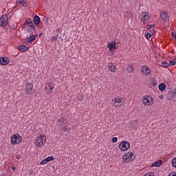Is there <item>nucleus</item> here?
<instances>
[{"mask_svg": "<svg viewBox=\"0 0 176 176\" xmlns=\"http://www.w3.org/2000/svg\"><path fill=\"white\" fill-rule=\"evenodd\" d=\"M47 163V160H46V158H45L44 160L41 162L40 164H46Z\"/></svg>", "mask_w": 176, "mask_h": 176, "instance_id": "nucleus-35", "label": "nucleus"}, {"mask_svg": "<svg viewBox=\"0 0 176 176\" xmlns=\"http://www.w3.org/2000/svg\"><path fill=\"white\" fill-rule=\"evenodd\" d=\"M162 164H163V161L157 160L151 165V167H160Z\"/></svg>", "mask_w": 176, "mask_h": 176, "instance_id": "nucleus-17", "label": "nucleus"}, {"mask_svg": "<svg viewBox=\"0 0 176 176\" xmlns=\"http://www.w3.org/2000/svg\"><path fill=\"white\" fill-rule=\"evenodd\" d=\"M126 71L129 73H131L133 72V71H134V69L133 68V66L131 65H129L126 68Z\"/></svg>", "mask_w": 176, "mask_h": 176, "instance_id": "nucleus-23", "label": "nucleus"}, {"mask_svg": "<svg viewBox=\"0 0 176 176\" xmlns=\"http://www.w3.org/2000/svg\"><path fill=\"white\" fill-rule=\"evenodd\" d=\"M29 27H31L32 30L36 31V28H35V25H34V22H30L29 24Z\"/></svg>", "mask_w": 176, "mask_h": 176, "instance_id": "nucleus-26", "label": "nucleus"}, {"mask_svg": "<svg viewBox=\"0 0 176 176\" xmlns=\"http://www.w3.org/2000/svg\"><path fill=\"white\" fill-rule=\"evenodd\" d=\"M35 39H36L35 35H32V36H30L29 37H28L26 38V41H27V42L30 43V42H34V41H35Z\"/></svg>", "mask_w": 176, "mask_h": 176, "instance_id": "nucleus-19", "label": "nucleus"}, {"mask_svg": "<svg viewBox=\"0 0 176 176\" xmlns=\"http://www.w3.org/2000/svg\"><path fill=\"white\" fill-rule=\"evenodd\" d=\"M85 98L84 96L82 95H78L77 96V101H79L80 102H82V101H83V99Z\"/></svg>", "mask_w": 176, "mask_h": 176, "instance_id": "nucleus-24", "label": "nucleus"}, {"mask_svg": "<svg viewBox=\"0 0 176 176\" xmlns=\"http://www.w3.org/2000/svg\"><path fill=\"white\" fill-rule=\"evenodd\" d=\"M147 176H155V174L153 173H148L146 174Z\"/></svg>", "mask_w": 176, "mask_h": 176, "instance_id": "nucleus-38", "label": "nucleus"}, {"mask_svg": "<svg viewBox=\"0 0 176 176\" xmlns=\"http://www.w3.org/2000/svg\"><path fill=\"white\" fill-rule=\"evenodd\" d=\"M64 120H65V118H64V117H62V118L58 119V122L60 123H64Z\"/></svg>", "mask_w": 176, "mask_h": 176, "instance_id": "nucleus-32", "label": "nucleus"}, {"mask_svg": "<svg viewBox=\"0 0 176 176\" xmlns=\"http://www.w3.org/2000/svg\"><path fill=\"white\" fill-rule=\"evenodd\" d=\"M16 159H17V160H20V159H21V155H16Z\"/></svg>", "mask_w": 176, "mask_h": 176, "instance_id": "nucleus-44", "label": "nucleus"}, {"mask_svg": "<svg viewBox=\"0 0 176 176\" xmlns=\"http://www.w3.org/2000/svg\"><path fill=\"white\" fill-rule=\"evenodd\" d=\"M25 91L26 94H32L34 93V85L32 83H28Z\"/></svg>", "mask_w": 176, "mask_h": 176, "instance_id": "nucleus-8", "label": "nucleus"}, {"mask_svg": "<svg viewBox=\"0 0 176 176\" xmlns=\"http://www.w3.org/2000/svg\"><path fill=\"white\" fill-rule=\"evenodd\" d=\"M166 84L161 83L159 85L158 89L160 91H164L166 90Z\"/></svg>", "mask_w": 176, "mask_h": 176, "instance_id": "nucleus-18", "label": "nucleus"}, {"mask_svg": "<svg viewBox=\"0 0 176 176\" xmlns=\"http://www.w3.org/2000/svg\"><path fill=\"white\" fill-rule=\"evenodd\" d=\"M160 17L163 20V21H165V23H167V21H168V15L167 14V12H162L160 14Z\"/></svg>", "mask_w": 176, "mask_h": 176, "instance_id": "nucleus-11", "label": "nucleus"}, {"mask_svg": "<svg viewBox=\"0 0 176 176\" xmlns=\"http://www.w3.org/2000/svg\"><path fill=\"white\" fill-rule=\"evenodd\" d=\"M109 50H110V52H113L116 50V43L113 42L111 43H109L107 45Z\"/></svg>", "mask_w": 176, "mask_h": 176, "instance_id": "nucleus-13", "label": "nucleus"}, {"mask_svg": "<svg viewBox=\"0 0 176 176\" xmlns=\"http://www.w3.org/2000/svg\"><path fill=\"white\" fill-rule=\"evenodd\" d=\"M149 33L151 34V35H155V34H156V30H151L149 32Z\"/></svg>", "mask_w": 176, "mask_h": 176, "instance_id": "nucleus-36", "label": "nucleus"}, {"mask_svg": "<svg viewBox=\"0 0 176 176\" xmlns=\"http://www.w3.org/2000/svg\"><path fill=\"white\" fill-rule=\"evenodd\" d=\"M176 63V58H173V60H170L168 65L169 67H171V65H175Z\"/></svg>", "mask_w": 176, "mask_h": 176, "instance_id": "nucleus-25", "label": "nucleus"}, {"mask_svg": "<svg viewBox=\"0 0 176 176\" xmlns=\"http://www.w3.org/2000/svg\"><path fill=\"white\" fill-rule=\"evenodd\" d=\"M10 61V59L8 57L0 58L1 65H8Z\"/></svg>", "mask_w": 176, "mask_h": 176, "instance_id": "nucleus-10", "label": "nucleus"}, {"mask_svg": "<svg viewBox=\"0 0 176 176\" xmlns=\"http://www.w3.org/2000/svg\"><path fill=\"white\" fill-rule=\"evenodd\" d=\"M171 164L173 166V167H174L175 168H176V157L173 158L171 161Z\"/></svg>", "mask_w": 176, "mask_h": 176, "instance_id": "nucleus-27", "label": "nucleus"}, {"mask_svg": "<svg viewBox=\"0 0 176 176\" xmlns=\"http://www.w3.org/2000/svg\"><path fill=\"white\" fill-rule=\"evenodd\" d=\"M151 36H152V34L148 32L146 34V38L147 39H149V38H151Z\"/></svg>", "mask_w": 176, "mask_h": 176, "instance_id": "nucleus-34", "label": "nucleus"}, {"mask_svg": "<svg viewBox=\"0 0 176 176\" xmlns=\"http://www.w3.org/2000/svg\"><path fill=\"white\" fill-rule=\"evenodd\" d=\"M119 148L120 151H122V152H126V151L130 148V142L128 141L122 142L119 144Z\"/></svg>", "mask_w": 176, "mask_h": 176, "instance_id": "nucleus-3", "label": "nucleus"}, {"mask_svg": "<svg viewBox=\"0 0 176 176\" xmlns=\"http://www.w3.org/2000/svg\"><path fill=\"white\" fill-rule=\"evenodd\" d=\"M32 21V19H28V20L25 21V24H28L30 25V23Z\"/></svg>", "mask_w": 176, "mask_h": 176, "instance_id": "nucleus-33", "label": "nucleus"}, {"mask_svg": "<svg viewBox=\"0 0 176 176\" xmlns=\"http://www.w3.org/2000/svg\"><path fill=\"white\" fill-rule=\"evenodd\" d=\"M159 98H160V100L163 99V95H160V96H159Z\"/></svg>", "mask_w": 176, "mask_h": 176, "instance_id": "nucleus-46", "label": "nucleus"}, {"mask_svg": "<svg viewBox=\"0 0 176 176\" xmlns=\"http://www.w3.org/2000/svg\"><path fill=\"white\" fill-rule=\"evenodd\" d=\"M12 170H16V166H12Z\"/></svg>", "mask_w": 176, "mask_h": 176, "instance_id": "nucleus-47", "label": "nucleus"}, {"mask_svg": "<svg viewBox=\"0 0 176 176\" xmlns=\"http://www.w3.org/2000/svg\"><path fill=\"white\" fill-rule=\"evenodd\" d=\"M141 72L142 73V75H145V76H149V75L152 74V70L151 69V68L145 65H143L141 67Z\"/></svg>", "mask_w": 176, "mask_h": 176, "instance_id": "nucleus-6", "label": "nucleus"}, {"mask_svg": "<svg viewBox=\"0 0 176 176\" xmlns=\"http://www.w3.org/2000/svg\"><path fill=\"white\" fill-rule=\"evenodd\" d=\"M171 34H172V36H173V38H175L176 40V34L174 33L173 32Z\"/></svg>", "mask_w": 176, "mask_h": 176, "instance_id": "nucleus-43", "label": "nucleus"}, {"mask_svg": "<svg viewBox=\"0 0 176 176\" xmlns=\"http://www.w3.org/2000/svg\"><path fill=\"white\" fill-rule=\"evenodd\" d=\"M148 19H141V22L146 23V21H148Z\"/></svg>", "mask_w": 176, "mask_h": 176, "instance_id": "nucleus-37", "label": "nucleus"}, {"mask_svg": "<svg viewBox=\"0 0 176 176\" xmlns=\"http://www.w3.org/2000/svg\"><path fill=\"white\" fill-rule=\"evenodd\" d=\"M29 173H30V175H32L34 174V170H29Z\"/></svg>", "mask_w": 176, "mask_h": 176, "instance_id": "nucleus-45", "label": "nucleus"}, {"mask_svg": "<svg viewBox=\"0 0 176 176\" xmlns=\"http://www.w3.org/2000/svg\"><path fill=\"white\" fill-rule=\"evenodd\" d=\"M133 157H134V153H128L122 157V160L125 163H130V162H133Z\"/></svg>", "mask_w": 176, "mask_h": 176, "instance_id": "nucleus-4", "label": "nucleus"}, {"mask_svg": "<svg viewBox=\"0 0 176 176\" xmlns=\"http://www.w3.org/2000/svg\"><path fill=\"white\" fill-rule=\"evenodd\" d=\"M54 87V84L52 83V82H49L45 87L46 91H47V90H50L49 91V93H52V90H53V88Z\"/></svg>", "mask_w": 176, "mask_h": 176, "instance_id": "nucleus-14", "label": "nucleus"}, {"mask_svg": "<svg viewBox=\"0 0 176 176\" xmlns=\"http://www.w3.org/2000/svg\"><path fill=\"white\" fill-rule=\"evenodd\" d=\"M122 100L123 98L122 97L114 98L112 100L113 105H115L116 108H119L123 105Z\"/></svg>", "mask_w": 176, "mask_h": 176, "instance_id": "nucleus-5", "label": "nucleus"}, {"mask_svg": "<svg viewBox=\"0 0 176 176\" xmlns=\"http://www.w3.org/2000/svg\"><path fill=\"white\" fill-rule=\"evenodd\" d=\"M8 16L4 14L0 18V26L1 27H6L8 25Z\"/></svg>", "mask_w": 176, "mask_h": 176, "instance_id": "nucleus-9", "label": "nucleus"}, {"mask_svg": "<svg viewBox=\"0 0 176 176\" xmlns=\"http://www.w3.org/2000/svg\"><path fill=\"white\" fill-rule=\"evenodd\" d=\"M173 97H176V88L175 89V90L173 93Z\"/></svg>", "mask_w": 176, "mask_h": 176, "instance_id": "nucleus-42", "label": "nucleus"}, {"mask_svg": "<svg viewBox=\"0 0 176 176\" xmlns=\"http://www.w3.org/2000/svg\"><path fill=\"white\" fill-rule=\"evenodd\" d=\"M162 67H164V68H167V67H170V65H168V63H167V62L166 61L162 62Z\"/></svg>", "mask_w": 176, "mask_h": 176, "instance_id": "nucleus-28", "label": "nucleus"}, {"mask_svg": "<svg viewBox=\"0 0 176 176\" xmlns=\"http://www.w3.org/2000/svg\"><path fill=\"white\" fill-rule=\"evenodd\" d=\"M51 39L52 41H57V36H53Z\"/></svg>", "mask_w": 176, "mask_h": 176, "instance_id": "nucleus-41", "label": "nucleus"}, {"mask_svg": "<svg viewBox=\"0 0 176 176\" xmlns=\"http://www.w3.org/2000/svg\"><path fill=\"white\" fill-rule=\"evenodd\" d=\"M18 3H21V5H22L23 8H27V6H28L27 3L24 0H18Z\"/></svg>", "mask_w": 176, "mask_h": 176, "instance_id": "nucleus-20", "label": "nucleus"}, {"mask_svg": "<svg viewBox=\"0 0 176 176\" xmlns=\"http://www.w3.org/2000/svg\"><path fill=\"white\" fill-rule=\"evenodd\" d=\"M46 160L47 162V163H49V162H52V160H54V157L53 156H50L46 158Z\"/></svg>", "mask_w": 176, "mask_h": 176, "instance_id": "nucleus-29", "label": "nucleus"}, {"mask_svg": "<svg viewBox=\"0 0 176 176\" xmlns=\"http://www.w3.org/2000/svg\"><path fill=\"white\" fill-rule=\"evenodd\" d=\"M46 144V136L43 134L38 136L35 140V145L37 148H42Z\"/></svg>", "mask_w": 176, "mask_h": 176, "instance_id": "nucleus-1", "label": "nucleus"}, {"mask_svg": "<svg viewBox=\"0 0 176 176\" xmlns=\"http://www.w3.org/2000/svg\"><path fill=\"white\" fill-rule=\"evenodd\" d=\"M28 31H29V32H30V29H28Z\"/></svg>", "mask_w": 176, "mask_h": 176, "instance_id": "nucleus-49", "label": "nucleus"}, {"mask_svg": "<svg viewBox=\"0 0 176 176\" xmlns=\"http://www.w3.org/2000/svg\"><path fill=\"white\" fill-rule=\"evenodd\" d=\"M33 21H34V23L35 24V25H36V27H38V25H39V23H41V18L39 17V16L36 15L34 17Z\"/></svg>", "mask_w": 176, "mask_h": 176, "instance_id": "nucleus-16", "label": "nucleus"}, {"mask_svg": "<svg viewBox=\"0 0 176 176\" xmlns=\"http://www.w3.org/2000/svg\"><path fill=\"white\" fill-rule=\"evenodd\" d=\"M63 130L64 131H67V132L69 131V129L67 128V126H63Z\"/></svg>", "mask_w": 176, "mask_h": 176, "instance_id": "nucleus-40", "label": "nucleus"}, {"mask_svg": "<svg viewBox=\"0 0 176 176\" xmlns=\"http://www.w3.org/2000/svg\"><path fill=\"white\" fill-rule=\"evenodd\" d=\"M144 105H153V98L150 96H144L142 100Z\"/></svg>", "mask_w": 176, "mask_h": 176, "instance_id": "nucleus-7", "label": "nucleus"}, {"mask_svg": "<svg viewBox=\"0 0 176 176\" xmlns=\"http://www.w3.org/2000/svg\"><path fill=\"white\" fill-rule=\"evenodd\" d=\"M168 176H176V172H172L170 173Z\"/></svg>", "mask_w": 176, "mask_h": 176, "instance_id": "nucleus-39", "label": "nucleus"}, {"mask_svg": "<svg viewBox=\"0 0 176 176\" xmlns=\"http://www.w3.org/2000/svg\"><path fill=\"white\" fill-rule=\"evenodd\" d=\"M155 27V23L151 24V25H147V30H151V28H153Z\"/></svg>", "mask_w": 176, "mask_h": 176, "instance_id": "nucleus-30", "label": "nucleus"}, {"mask_svg": "<svg viewBox=\"0 0 176 176\" xmlns=\"http://www.w3.org/2000/svg\"><path fill=\"white\" fill-rule=\"evenodd\" d=\"M141 16H142V19H149V14L148 12H143Z\"/></svg>", "mask_w": 176, "mask_h": 176, "instance_id": "nucleus-21", "label": "nucleus"}, {"mask_svg": "<svg viewBox=\"0 0 176 176\" xmlns=\"http://www.w3.org/2000/svg\"><path fill=\"white\" fill-rule=\"evenodd\" d=\"M43 35V33H40L39 36Z\"/></svg>", "mask_w": 176, "mask_h": 176, "instance_id": "nucleus-48", "label": "nucleus"}, {"mask_svg": "<svg viewBox=\"0 0 176 176\" xmlns=\"http://www.w3.org/2000/svg\"><path fill=\"white\" fill-rule=\"evenodd\" d=\"M18 50H20L22 53H24L25 52H28L30 50V48L27 47L25 45H21L17 47Z\"/></svg>", "mask_w": 176, "mask_h": 176, "instance_id": "nucleus-12", "label": "nucleus"}, {"mask_svg": "<svg viewBox=\"0 0 176 176\" xmlns=\"http://www.w3.org/2000/svg\"><path fill=\"white\" fill-rule=\"evenodd\" d=\"M151 85L152 87H156V85H157V80H156L155 78H153Z\"/></svg>", "mask_w": 176, "mask_h": 176, "instance_id": "nucleus-22", "label": "nucleus"}, {"mask_svg": "<svg viewBox=\"0 0 176 176\" xmlns=\"http://www.w3.org/2000/svg\"><path fill=\"white\" fill-rule=\"evenodd\" d=\"M109 71L111 72H116V66L113 65V63H110L108 65Z\"/></svg>", "mask_w": 176, "mask_h": 176, "instance_id": "nucleus-15", "label": "nucleus"}, {"mask_svg": "<svg viewBox=\"0 0 176 176\" xmlns=\"http://www.w3.org/2000/svg\"><path fill=\"white\" fill-rule=\"evenodd\" d=\"M111 141H112L113 144H115L116 142H118V138L117 137L113 138Z\"/></svg>", "mask_w": 176, "mask_h": 176, "instance_id": "nucleus-31", "label": "nucleus"}, {"mask_svg": "<svg viewBox=\"0 0 176 176\" xmlns=\"http://www.w3.org/2000/svg\"><path fill=\"white\" fill-rule=\"evenodd\" d=\"M21 136L19 133H15L11 138V143L12 145H17V144L21 142Z\"/></svg>", "mask_w": 176, "mask_h": 176, "instance_id": "nucleus-2", "label": "nucleus"}]
</instances>
